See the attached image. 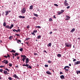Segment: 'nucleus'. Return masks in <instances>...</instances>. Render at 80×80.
<instances>
[{
  "label": "nucleus",
  "mask_w": 80,
  "mask_h": 80,
  "mask_svg": "<svg viewBox=\"0 0 80 80\" xmlns=\"http://www.w3.org/2000/svg\"><path fill=\"white\" fill-rule=\"evenodd\" d=\"M28 62H29V59H28V58H27L26 59L25 62L26 64L22 65V66H23V67H28V64H27V63H28Z\"/></svg>",
  "instance_id": "f257e3e1"
},
{
  "label": "nucleus",
  "mask_w": 80,
  "mask_h": 80,
  "mask_svg": "<svg viewBox=\"0 0 80 80\" xmlns=\"http://www.w3.org/2000/svg\"><path fill=\"white\" fill-rule=\"evenodd\" d=\"M65 45L66 47L68 48H71L72 47V44L66 43H65Z\"/></svg>",
  "instance_id": "f03ea898"
},
{
  "label": "nucleus",
  "mask_w": 80,
  "mask_h": 80,
  "mask_svg": "<svg viewBox=\"0 0 80 80\" xmlns=\"http://www.w3.org/2000/svg\"><path fill=\"white\" fill-rule=\"evenodd\" d=\"M67 68H70V67L68 66H66L64 67V69L65 70V71H66V72H68V71L69 70V69H67Z\"/></svg>",
  "instance_id": "7ed1b4c3"
},
{
  "label": "nucleus",
  "mask_w": 80,
  "mask_h": 80,
  "mask_svg": "<svg viewBox=\"0 0 80 80\" xmlns=\"http://www.w3.org/2000/svg\"><path fill=\"white\" fill-rule=\"evenodd\" d=\"M26 12V9H25V8H23L22 10H21V13H25V12Z\"/></svg>",
  "instance_id": "20e7f679"
},
{
  "label": "nucleus",
  "mask_w": 80,
  "mask_h": 80,
  "mask_svg": "<svg viewBox=\"0 0 80 80\" xmlns=\"http://www.w3.org/2000/svg\"><path fill=\"white\" fill-rule=\"evenodd\" d=\"M2 62L5 63V64H7V63H8V61L7 60H4Z\"/></svg>",
  "instance_id": "39448f33"
},
{
  "label": "nucleus",
  "mask_w": 80,
  "mask_h": 80,
  "mask_svg": "<svg viewBox=\"0 0 80 80\" xmlns=\"http://www.w3.org/2000/svg\"><path fill=\"white\" fill-rule=\"evenodd\" d=\"M64 4L65 6H68V3H67V0L65 1Z\"/></svg>",
  "instance_id": "423d86ee"
},
{
  "label": "nucleus",
  "mask_w": 80,
  "mask_h": 80,
  "mask_svg": "<svg viewBox=\"0 0 80 80\" xmlns=\"http://www.w3.org/2000/svg\"><path fill=\"white\" fill-rule=\"evenodd\" d=\"M21 57H23L22 60H25L26 58H27V57L25 55H21Z\"/></svg>",
  "instance_id": "0eeeda50"
},
{
  "label": "nucleus",
  "mask_w": 80,
  "mask_h": 80,
  "mask_svg": "<svg viewBox=\"0 0 80 80\" xmlns=\"http://www.w3.org/2000/svg\"><path fill=\"white\" fill-rule=\"evenodd\" d=\"M79 64H80V61H79L76 62L74 63L75 65H78Z\"/></svg>",
  "instance_id": "6e6552de"
},
{
  "label": "nucleus",
  "mask_w": 80,
  "mask_h": 80,
  "mask_svg": "<svg viewBox=\"0 0 80 80\" xmlns=\"http://www.w3.org/2000/svg\"><path fill=\"white\" fill-rule=\"evenodd\" d=\"M5 15L6 16H7V15H8V13H9V11H6L5 12Z\"/></svg>",
  "instance_id": "1a4fd4ad"
},
{
  "label": "nucleus",
  "mask_w": 80,
  "mask_h": 80,
  "mask_svg": "<svg viewBox=\"0 0 80 80\" xmlns=\"http://www.w3.org/2000/svg\"><path fill=\"white\" fill-rule=\"evenodd\" d=\"M60 78L61 79H62V80H63V79H65V77H64V76H63V75H62L60 76Z\"/></svg>",
  "instance_id": "9d476101"
},
{
  "label": "nucleus",
  "mask_w": 80,
  "mask_h": 80,
  "mask_svg": "<svg viewBox=\"0 0 80 80\" xmlns=\"http://www.w3.org/2000/svg\"><path fill=\"white\" fill-rule=\"evenodd\" d=\"M13 77H14V78H17L18 79V76H17V75L16 74H14L13 76Z\"/></svg>",
  "instance_id": "9b49d317"
},
{
  "label": "nucleus",
  "mask_w": 80,
  "mask_h": 80,
  "mask_svg": "<svg viewBox=\"0 0 80 80\" xmlns=\"http://www.w3.org/2000/svg\"><path fill=\"white\" fill-rule=\"evenodd\" d=\"M19 18H25V16H19Z\"/></svg>",
  "instance_id": "f8f14e48"
},
{
  "label": "nucleus",
  "mask_w": 80,
  "mask_h": 80,
  "mask_svg": "<svg viewBox=\"0 0 80 80\" xmlns=\"http://www.w3.org/2000/svg\"><path fill=\"white\" fill-rule=\"evenodd\" d=\"M8 56H4V58H8V57L9 58H10V55H8V54H7Z\"/></svg>",
  "instance_id": "ddd939ff"
},
{
  "label": "nucleus",
  "mask_w": 80,
  "mask_h": 80,
  "mask_svg": "<svg viewBox=\"0 0 80 80\" xmlns=\"http://www.w3.org/2000/svg\"><path fill=\"white\" fill-rule=\"evenodd\" d=\"M33 8V5H31L30 6L29 10H32Z\"/></svg>",
  "instance_id": "4468645a"
},
{
  "label": "nucleus",
  "mask_w": 80,
  "mask_h": 80,
  "mask_svg": "<svg viewBox=\"0 0 80 80\" xmlns=\"http://www.w3.org/2000/svg\"><path fill=\"white\" fill-rule=\"evenodd\" d=\"M47 46L48 47H50L52 46V43H48V44Z\"/></svg>",
  "instance_id": "2eb2a0df"
},
{
  "label": "nucleus",
  "mask_w": 80,
  "mask_h": 80,
  "mask_svg": "<svg viewBox=\"0 0 80 80\" xmlns=\"http://www.w3.org/2000/svg\"><path fill=\"white\" fill-rule=\"evenodd\" d=\"M3 73L4 74V75H7V71L5 70H4L3 71Z\"/></svg>",
  "instance_id": "dca6fc26"
},
{
  "label": "nucleus",
  "mask_w": 80,
  "mask_h": 80,
  "mask_svg": "<svg viewBox=\"0 0 80 80\" xmlns=\"http://www.w3.org/2000/svg\"><path fill=\"white\" fill-rule=\"evenodd\" d=\"M5 28H8L9 29H10V27L9 26V25H8L6 26Z\"/></svg>",
  "instance_id": "f3484780"
},
{
  "label": "nucleus",
  "mask_w": 80,
  "mask_h": 80,
  "mask_svg": "<svg viewBox=\"0 0 80 80\" xmlns=\"http://www.w3.org/2000/svg\"><path fill=\"white\" fill-rule=\"evenodd\" d=\"M75 29L74 28H73L71 30L70 32L73 33V32H74V31H75Z\"/></svg>",
  "instance_id": "a211bd4d"
},
{
  "label": "nucleus",
  "mask_w": 80,
  "mask_h": 80,
  "mask_svg": "<svg viewBox=\"0 0 80 80\" xmlns=\"http://www.w3.org/2000/svg\"><path fill=\"white\" fill-rule=\"evenodd\" d=\"M57 56L58 57H62V55L60 54H58L57 55Z\"/></svg>",
  "instance_id": "6ab92c4d"
},
{
  "label": "nucleus",
  "mask_w": 80,
  "mask_h": 80,
  "mask_svg": "<svg viewBox=\"0 0 80 80\" xmlns=\"http://www.w3.org/2000/svg\"><path fill=\"white\" fill-rule=\"evenodd\" d=\"M46 73L47 74H48V75H51V72H50L49 71H47L46 72Z\"/></svg>",
  "instance_id": "aec40b11"
},
{
  "label": "nucleus",
  "mask_w": 80,
  "mask_h": 80,
  "mask_svg": "<svg viewBox=\"0 0 80 80\" xmlns=\"http://www.w3.org/2000/svg\"><path fill=\"white\" fill-rule=\"evenodd\" d=\"M12 38H13V36H11L9 38V40H12Z\"/></svg>",
  "instance_id": "412c9836"
},
{
  "label": "nucleus",
  "mask_w": 80,
  "mask_h": 80,
  "mask_svg": "<svg viewBox=\"0 0 80 80\" xmlns=\"http://www.w3.org/2000/svg\"><path fill=\"white\" fill-rule=\"evenodd\" d=\"M62 14V12H61L59 11L58 12V13L57 14V15H61Z\"/></svg>",
  "instance_id": "4be33fe9"
},
{
  "label": "nucleus",
  "mask_w": 80,
  "mask_h": 80,
  "mask_svg": "<svg viewBox=\"0 0 80 80\" xmlns=\"http://www.w3.org/2000/svg\"><path fill=\"white\" fill-rule=\"evenodd\" d=\"M77 75H78V73H79L80 74V71H77L76 72Z\"/></svg>",
  "instance_id": "5701e85b"
},
{
  "label": "nucleus",
  "mask_w": 80,
  "mask_h": 80,
  "mask_svg": "<svg viewBox=\"0 0 80 80\" xmlns=\"http://www.w3.org/2000/svg\"><path fill=\"white\" fill-rule=\"evenodd\" d=\"M33 14L34 15V16H35L37 17H38V14H36L35 13H33Z\"/></svg>",
  "instance_id": "b1692460"
},
{
  "label": "nucleus",
  "mask_w": 80,
  "mask_h": 80,
  "mask_svg": "<svg viewBox=\"0 0 80 80\" xmlns=\"http://www.w3.org/2000/svg\"><path fill=\"white\" fill-rule=\"evenodd\" d=\"M11 52H12V53H15L16 52V51L14 50L13 49H12L11 51Z\"/></svg>",
  "instance_id": "393cba45"
},
{
  "label": "nucleus",
  "mask_w": 80,
  "mask_h": 80,
  "mask_svg": "<svg viewBox=\"0 0 80 80\" xmlns=\"http://www.w3.org/2000/svg\"><path fill=\"white\" fill-rule=\"evenodd\" d=\"M4 70H7V71H8V72H10V70H9L7 68H4Z\"/></svg>",
  "instance_id": "a878e982"
},
{
  "label": "nucleus",
  "mask_w": 80,
  "mask_h": 80,
  "mask_svg": "<svg viewBox=\"0 0 80 80\" xmlns=\"http://www.w3.org/2000/svg\"><path fill=\"white\" fill-rule=\"evenodd\" d=\"M13 27V24H11V26H10V29H12V27Z\"/></svg>",
  "instance_id": "bb28decb"
},
{
  "label": "nucleus",
  "mask_w": 80,
  "mask_h": 80,
  "mask_svg": "<svg viewBox=\"0 0 80 80\" xmlns=\"http://www.w3.org/2000/svg\"><path fill=\"white\" fill-rule=\"evenodd\" d=\"M6 25H7V24H6V22H4L3 23V26L4 27H5L6 26Z\"/></svg>",
  "instance_id": "cd10ccee"
},
{
  "label": "nucleus",
  "mask_w": 80,
  "mask_h": 80,
  "mask_svg": "<svg viewBox=\"0 0 80 80\" xmlns=\"http://www.w3.org/2000/svg\"><path fill=\"white\" fill-rule=\"evenodd\" d=\"M17 43H19V42H21V40H19V39H18L17 40Z\"/></svg>",
  "instance_id": "c85d7f7f"
},
{
  "label": "nucleus",
  "mask_w": 80,
  "mask_h": 80,
  "mask_svg": "<svg viewBox=\"0 0 80 80\" xmlns=\"http://www.w3.org/2000/svg\"><path fill=\"white\" fill-rule=\"evenodd\" d=\"M49 22H52L53 21V20H52V18H50L49 20Z\"/></svg>",
  "instance_id": "c756f323"
},
{
  "label": "nucleus",
  "mask_w": 80,
  "mask_h": 80,
  "mask_svg": "<svg viewBox=\"0 0 80 80\" xmlns=\"http://www.w3.org/2000/svg\"><path fill=\"white\" fill-rule=\"evenodd\" d=\"M3 69H0V72L1 73H3Z\"/></svg>",
  "instance_id": "7c9ffc66"
},
{
  "label": "nucleus",
  "mask_w": 80,
  "mask_h": 80,
  "mask_svg": "<svg viewBox=\"0 0 80 80\" xmlns=\"http://www.w3.org/2000/svg\"><path fill=\"white\" fill-rule=\"evenodd\" d=\"M41 38V36L40 35H39L38 36V39H40V38Z\"/></svg>",
  "instance_id": "2f4dec72"
},
{
  "label": "nucleus",
  "mask_w": 80,
  "mask_h": 80,
  "mask_svg": "<svg viewBox=\"0 0 80 80\" xmlns=\"http://www.w3.org/2000/svg\"><path fill=\"white\" fill-rule=\"evenodd\" d=\"M28 67V68H30L31 69H32V68L30 66H29V67Z\"/></svg>",
  "instance_id": "473e14b6"
},
{
  "label": "nucleus",
  "mask_w": 80,
  "mask_h": 80,
  "mask_svg": "<svg viewBox=\"0 0 80 80\" xmlns=\"http://www.w3.org/2000/svg\"><path fill=\"white\" fill-rule=\"evenodd\" d=\"M12 31H13V32H18V31H17V30H16L15 29L13 30Z\"/></svg>",
  "instance_id": "72a5a7b5"
},
{
  "label": "nucleus",
  "mask_w": 80,
  "mask_h": 80,
  "mask_svg": "<svg viewBox=\"0 0 80 80\" xmlns=\"http://www.w3.org/2000/svg\"><path fill=\"white\" fill-rule=\"evenodd\" d=\"M23 48H20L19 49L20 51L21 52H23Z\"/></svg>",
  "instance_id": "f704fd0d"
},
{
  "label": "nucleus",
  "mask_w": 80,
  "mask_h": 80,
  "mask_svg": "<svg viewBox=\"0 0 80 80\" xmlns=\"http://www.w3.org/2000/svg\"><path fill=\"white\" fill-rule=\"evenodd\" d=\"M66 17L68 18H69V19L70 18V17L68 16H66Z\"/></svg>",
  "instance_id": "c9c22d12"
},
{
  "label": "nucleus",
  "mask_w": 80,
  "mask_h": 80,
  "mask_svg": "<svg viewBox=\"0 0 80 80\" xmlns=\"http://www.w3.org/2000/svg\"><path fill=\"white\" fill-rule=\"evenodd\" d=\"M35 28H41L40 26H36Z\"/></svg>",
  "instance_id": "e433bc0d"
},
{
  "label": "nucleus",
  "mask_w": 80,
  "mask_h": 80,
  "mask_svg": "<svg viewBox=\"0 0 80 80\" xmlns=\"http://www.w3.org/2000/svg\"><path fill=\"white\" fill-rule=\"evenodd\" d=\"M65 12V10H61V12L62 13H63V12Z\"/></svg>",
  "instance_id": "4c0bfd02"
},
{
  "label": "nucleus",
  "mask_w": 80,
  "mask_h": 80,
  "mask_svg": "<svg viewBox=\"0 0 80 80\" xmlns=\"http://www.w3.org/2000/svg\"><path fill=\"white\" fill-rule=\"evenodd\" d=\"M8 79H9V80H12V78L11 77H9L8 78Z\"/></svg>",
  "instance_id": "58836bf2"
},
{
  "label": "nucleus",
  "mask_w": 80,
  "mask_h": 80,
  "mask_svg": "<svg viewBox=\"0 0 80 80\" xmlns=\"http://www.w3.org/2000/svg\"><path fill=\"white\" fill-rule=\"evenodd\" d=\"M33 32L34 33H37V30H35L33 31Z\"/></svg>",
  "instance_id": "ea45409f"
},
{
  "label": "nucleus",
  "mask_w": 80,
  "mask_h": 80,
  "mask_svg": "<svg viewBox=\"0 0 80 80\" xmlns=\"http://www.w3.org/2000/svg\"><path fill=\"white\" fill-rule=\"evenodd\" d=\"M48 63H52V61H50V60H48Z\"/></svg>",
  "instance_id": "a19ab883"
},
{
  "label": "nucleus",
  "mask_w": 80,
  "mask_h": 80,
  "mask_svg": "<svg viewBox=\"0 0 80 80\" xmlns=\"http://www.w3.org/2000/svg\"><path fill=\"white\" fill-rule=\"evenodd\" d=\"M54 6H56V7H58V4H54Z\"/></svg>",
  "instance_id": "79ce46f5"
},
{
  "label": "nucleus",
  "mask_w": 80,
  "mask_h": 80,
  "mask_svg": "<svg viewBox=\"0 0 80 80\" xmlns=\"http://www.w3.org/2000/svg\"><path fill=\"white\" fill-rule=\"evenodd\" d=\"M45 67H48V65L46 64L45 65Z\"/></svg>",
  "instance_id": "37998d69"
},
{
  "label": "nucleus",
  "mask_w": 80,
  "mask_h": 80,
  "mask_svg": "<svg viewBox=\"0 0 80 80\" xmlns=\"http://www.w3.org/2000/svg\"><path fill=\"white\" fill-rule=\"evenodd\" d=\"M31 34H32V35H34V36H35V34L34 33V32H31Z\"/></svg>",
  "instance_id": "c03bdc74"
},
{
  "label": "nucleus",
  "mask_w": 80,
  "mask_h": 80,
  "mask_svg": "<svg viewBox=\"0 0 80 80\" xmlns=\"http://www.w3.org/2000/svg\"><path fill=\"white\" fill-rule=\"evenodd\" d=\"M15 35H17V36H18V37H19V36H20V35L16 34H15Z\"/></svg>",
  "instance_id": "a18cd8bd"
},
{
  "label": "nucleus",
  "mask_w": 80,
  "mask_h": 80,
  "mask_svg": "<svg viewBox=\"0 0 80 80\" xmlns=\"http://www.w3.org/2000/svg\"><path fill=\"white\" fill-rule=\"evenodd\" d=\"M30 38H28L26 39V40H30Z\"/></svg>",
  "instance_id": "49530a36"
},
{
  "label": "nucleus",
  "mask_w": 80,
  "mask_h": 80,
  "mask_svg": "<svg viewBox=\"0 0 80 80\" xmlns=\"http://www.w3.org/2000/svg\"><path fill=\"white\" fill-rule=\"evenodd\" d=\"M3 67H5L4 66H0V68H3Z\"/></svg>",
  "instance_id": "de8ad7c7"
},
{
  "label": "nucleus",
  "mask_w": 80,
  "mask_h": 80,
  "mask_svg": "<svg viewBox=\"0 0 80 80\" xmlns=\"http://www.w3.org/2000/svg\"><path fill=\"white\" fill-rule=\"evenodd\" d=\"M17 30H18V32H20L21 31V30L19 29H18Z\"/></svg>",
  "instance_id": "09e8293b"
},
{
  "label": "nucleus",
  "mask_w": 80,
  "mask_h": 80,
  "mask_svg": "<svg viewBox=\"0 0 80 80\" xmlns=\"http://www.w3.org/2000/svg\"><path fill=\"white\" fill-rule=\"evenodd\" d=\"M34 55H38V54L37 53H34Z\"/></svg>",
  "instance_id": "8fccbe9b"
},
{
  "label": "nucleus",
  "mask_w": 80,
  "mask_h": 80,
  "mask_svg": "<svg viewBox=\"0 0 80 80\" xmlns=\"http://www.w3.org/2000/svg\"><path fill=\"white\" fill-rule=\"evenodd\" d=\"M27 28H30V26L29 25L27 26Z\"/></svg>",
  "instance_id": "3c124183"
},
{
  "label": "nucleus",
  "mask_w": 80,
  "mask_h": 80,
  "mask_svg": "<svg viewBox=\"0 0 80 80\" xmlns=\"http://www.w3.org/2000/svg\"><path fill=\"white\" fill-rule=\"evenodd\" d=\"M9 66L10 67H12V64H9Z\"/></svg>",
  "instance_id": "603ef678"
},
{
  "label": "nucleus",
  "mask_w": 80,
  "mask_h": 80,
  "mask_svg": "<svg viewBox=\"0 0 80 80\" xmlns=\"http://www.w3.org/2000/svg\"><path fill=\"white\" fill-rule=\"evenodd\" d=\"M5 15V12H3L2 13V15L3 16V15Z\"/></svg>",
  "instance_id": "864d4df0"
},
{
  "label": "nucleus",
  "mask_w": 80,
  "mask_h": 80,
  "mask_svg": "<svg viewBox=\"0 0 80 80\" xmlns=\"http://www.w3.org/2000/svg\"><path fill=\"white\" fill-rule=\"evenodd\" d=\"M63 74V72H60V75H62Z\"/></svg>",
  "instance_id": "5fc2aeb1"
},
{
  "label": "nucleus",
  "mask_w": 80,
  "mask_h": 80,
  "mask_svg": "<svg viewBox=\"0 0 80 80\" xmlns=\"http://www.w3.org/2000/svg\"><path fill=\"white\" fill-rule=\"evenodd\" d=\"M16 55L17 56H18L19 55V54H18V53H15Z\"/></svg>",
  "instance_id": "6e6d98bb"
},
{
  "label": "nucleus",
  "mask_w": 80,
  "mask_h": 80,
  "mask_svg": "<svg viewBox=\"0 0 80 80\" xmlns=\"http://www.w3.org/2000/svg\"><path fill=\"white\" fill-rule=\"evenodd\" d=\"M53 30L54 31H57V29H53Z\"/></svg>",
  "instance_id": "4d7b16f0"
},
{
  "label": "nucleus",
  "mask_w": 80,
  "mask_h": 80,
  "mask_svg": "<svg viewBox=\"0 0 80 80\" xmlns=\"http://www.w3.org/2000/svg\"><path fill=\"white\" fill-rule=\"evenodd\" d=\"M76 60H77V59H73V62H75V61H76Z\"/></svg>",
  "instance_id": "13d9d810"
},
{
  "label": "nucleus",
  "mask_w": 80,
  "mask_h": 80,
  "mask_svg": "<svg viewBox=\"0 0 80 80\" xmlns=\"http://www.w3.org/2000/svg\"><path fill=\"white\" fill-rule=\"evenodd\" d=\"M53 18H56V17H55V15H54V16H53Z\"/></svg>",
  "instance_id": "bf43d9fd"
},
{
  "label": "nucleus",
  "mask_w": 80,
  "mask_h": 80,
  "mask_svg": "<svg viewBox=\"0 0 80 80\" xmlns=\"http://www.w3.org/2000/svg\"><path fill=\"white\" fill-rule=\"evenodd\" d=\"M22 60L23 61V63H24V62H25V59H22Z\"/></svg>",
  "instance_id": "052dcab7"
},
{
  "label": "nucleus",
  "mask_w": 80,
  "mask_h": 80,
  "mask_svg": "<svg viewBox=\"0 0 80 80\" xmlns=\"http://www.w3.org/2000/svg\"><path fill=\"white\" fill-rule=\"evenodd\" d=\"M69 19H70V18H66L65 19V20H69Z\"/></svg>",
  "instance_id": "680f3d73"
},
{
  "label": "nucleus",
  "mask_w": 80,
  "mask_h": 80,
  "mask_svg": "<svg viewBox=\"0 0 80 80\" xmlns=\"http://www.w3.org/2000/svg\"><path fill=\"white\" fill-rule=\"evenodd\" d=\"M33 19H34V20H36V18H35V17H33Z\"/></svg>",
  "instance_id": "e2e57ef3"
},
{
  "label": "nucleus",
  "mask_w": 80,
  "mask_h": 80,
  "mask_svg": "<svg viewBox=\"0 0 80 80\" xmlns=\"http://www.w3.org/2000/svg\"><path fill=\"white\" fill-rule=\"evenodd\" d=\"M67 8H68V9L69 8H70V6H68V7H67Z\"/></svg>",
  "instance_id": "0e129e2a"
},
{
  "label": "nucleus",
  "mask_w": 80,
  "mask_h": 80,
  "mask_svg": "<svg viewBox=\"0 0 80 80\" xmlns=\"http://www.w3.org/2000/svg\"><path fill=\"white\" fill-rule=\"evenodd\" d=\"M28 43H29L28 42H26V44H27L28 45H29Z\"/></svg>",
  "instance_id": "69168bd1"
},
{
  "label": "nucleus",
  "mask_w": 80,
  "mask_h": 80,
  "mask_svg": "<svg viewBox=\"0 0 80 80\" xmlns=\"http://www.w3.org/2000/svg\"><path fill=\"white\" fill-rule=\"evenodd\" d=\"M52 32H51L50 33H49V34H52Z\"/></svg>",
  "instance_id": "338daca9"
},
{
  "label": "nucleus",
  "mask_w": 80,
  "mask_h": 80,
  "mask_svg": "<svg viewBox=\"0 0 80 80\" xmlns=\"http://www.w3.org/2000/svg\"><path fill=\"white\" fill-rule=\"evenodd\" d=\"M16 68H18V66H16Z\"/></svg>",
  "instance_id": "774afa93"
}]
</instances>
